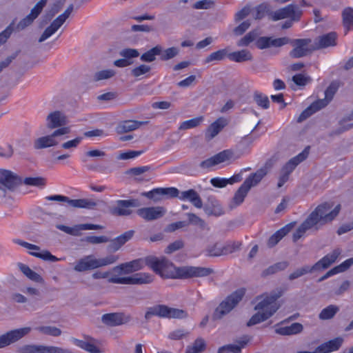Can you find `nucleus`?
Here are the masks:
<instances>
[{
  "label": "nucleus",
  "mask_w": 353,
  "mask_h": 353,
  "mask_svg": "<svg viewBox=\"0 0 353 353\" xmlns=\"http://www.w3.org/2000/svg\"><path fill=\"white\" fill-rule=\"evenodd\" d=\"M148 266L157 274L165 279H189L192 277H203L211 274L210 268L194 266L175 267L172 262L165 257L157 258L148 256L115 266L112 270L119 274H130Z\"/></svg>",
  "instance_id": "nucleus-1"
},
{
  "label": "nucleus",
  "mask_w": 353,
  "mask_h": 353,
  "mask_svg": "<svg viewBox=\"0 0 353 353\" xmlns=\"http://www.w3.org/2000/svg\"><path fill=\"white\" fill-rule=\"evenodd\" d=\"M332 208V204L328 202L319 205L294 232L293 241L296 242L310 229L319 230L321 226L331 223L339 214L341 205H337L334 209Z\"/></svg>",
  "instance_id": "nucleus-2"
},
{
  "label": "nucleus",
  "mask_w": 353,
  "mask_h": 353,
  "mask_svg": "<svg viewBox=\"0 0 353 353\" xmlns=\"http://www.w3.org/2000/svg\"><path fill=\"white\" fill-rule=\"evenodd\" d=\"M281 295V292H272L270 294L258 296L256 298L258 303L254 307L257 312L250 318L247 325L248 327L254 325L272 316L281 306L277 300Z\"/></svg>",
  "instance_id": "nucleus-3"
},
{
  "label": "nucleus",
  "mask_w": 353,
  "mask_h": 353,
  "mask_svg": "<svg viewBox=\"0 0 353 353\" xmlns=\"http://www.w3.org/2000/svg\"><path fill=\"white\" fill-rule=\"evenodd\" d=\"M341 254V250L339 248L334 249L332 252L326 254L312 267L305 265L296 270L289 275V279L292 281L307 273L327 269L336 261Z\"/></svg>",
  "instance_id": "nucleus-4"
},
{
  "label": "nucleus",
  "mask_w": 353,
  "mask_h": 353,
  "mask_svg": "<svg viewBox=\"0 0 353 353\" xmlns=\"http://www.w3.org/2000/svg\"><path fill=\"white\" fill-rule=\"evenodd\" d=\"M118 260L119 256L114 254H110L101 259H96L93 255H88L76 263L74 270L79 272H85L113 264Z\"/></svg>",
  "instance_id": "nucleus-5"
},
{
  "label": "nucleus",
  "mask_w": 353,
  "mask_h": 353,
  "mask_svg": "<svg viewBox=\"0 0 353 353\" xmlns=\"http://www.w3.org/2000/svg\"><path fill=\"white\" fill-rule=\"evenodd\" d=\"M245 292V289L240 288L228 296L215 308L212 316V320H220L229 314L242 300Z\"/></svg>",
  "instance_id": "nucleus-6"
},
{
  "label": "nucleus",
  "mask_w": 353,
  "mask_h": 353,
  "mask_svg": "<svg viewBox=\"0 0 353 353\" xmlns=\"http://www.w3.org/2000/svg\"><path fill=\"white\" fill-rule=\"evenodd\" d=\"M154 316L160 318L183 319H186L188 314L184 310L170 307L165 305H156L147 308L144 317L148 321Z\"/></svg>",
  "instance_id": "nucleus-7"
},
{
  "label": "nucleus",
  "mask_w": 353,
  "mask_h": 353,
  "mask_svg": "<svg viewBox=\"0 0 353 353\" xmlns=\"http://www.w3.org/2000/svg\"><path fill=\"white\" fill-rule=\"evenodd\" d=\"M303 14V10L299 6L290 3L275 11L269 12V17L273 21H277L284 19H290L292 21H299Z\"/></svg>",
  "instance_id": "nucleus-8"
},
{
  "label": "nucleus",
  "mask_w": 353,
  "mask_h": 353,
  "mask_svg": "<svg viewBox=\"0 0 353 353\" xmlns=\"http://www.w3.org/2000/svg\"><path fill=\"white\" fill-rule=\"evenodd\" d=\"M21 183V179L12 172L7 170H0V198L6 196L7 190L12 191Z\"/></svg>",
  "instance_id": "nucleus-9"
},
{
  "label": "nucleus",
  "mask_w": 353,
  "mask_h": 353,
  "mask_svg": "<svg viewBox=\"0 0 353 353\" xmlns=\"http://www.w3.org/2000/svg\"><path fill=\"white\" fill-rule=\"evenodd\" d=\"M108 282L116 284L141 285L148 284L153 281V276L149 273L140 272L128 277H119L112 276L108 278Z\"/></svg>",
  "instance_id": "nucleus-10"
},
{
  "label": "nucleus",
  "mask_w": 353,
  "mask_h": 353,
  "mask_svg": "<svg viewBox=\"0 0 353 353\" xmlns=\"http://www.w3.org/2000/svg\"><path fill=\"white\" fill-rule=\"evenodd\" d=\"M45 199L47 201L64 202L74 208L93 209L97 206L96 201L88 199H71L66 196L60 194L47 196Z\"/></svg>",
  "instance_id": "nucleus-11"
},
{
  "label": "nucleus",
  "mask_w": 353,
  "mask_h": 353,
  "mask_svg": "<svg viewBox=\"0 0 353 353\" xmlns=\"http://www.w3.org/2000/svg\"><path fill=\"white\" fill-rule=\"evenodd\" d=\"M70 129L69 127H64L62 128L57 129L51 134L43 136L37 139L34 143V147L37 150L47 148L58 145L59 141L57 137L67 134L70 133Z\"/></svg>",
  "instance_id": "nucleus-12"
},
{
  "label": "nucleus",
  "mask_w": 353,
  "mask_h": 353,
  "mask_svg": "<svg viewBox=\"0 0 353 353\" xmlns=\"http://www.w3.org/2000/svg\"><path fill=\"white\" fill-rule=\"evenodd\" d=\"M311 43L310 39H290V43L293 46V49L290 52V56L294 59L307 56L314 50L313 43Z\"/></svg>",
  "instance_id": "nucleus-13"
},
{
  "label": "nucleus",
  "mask_w": 353,
  "mask_h": 353,
  "mask_svg": "<svg viewBox=\"0 0 353 353\" xmlns=\"http://www.w3.org/2000/svg\"><path fill=\"white\" fill-rule=\"evenodd\" d=\"M13 242L16 244H18L23 248L30 250V254L37 258L41 259L43 261L57 262L59 260L57 256L52 255L48 250H41L40 247L38 245L31 244L30 243L26 242L19 239H13Z\"/></svg>",
  "instance_id": "nucleus-14"
},
{
  "label": "nucleus",
  "mask_w": 353,
  "mask_h": 353,
  "mask_svg": "<svg viewBox=\"0 0 353 353\" xmlns=\"http://www.w3.org/2000/svg\"><path fill=\"white\" fill-rule=\"evenodd\" d=\"M17 351L19 353H73L68 349L57 346L34 344L23 345Z\"/></svg>",
  "instance_id": "nucleus-15"
},
{
  "label": "nucleus",
  "mask_w": 353,
  "mask_h": 353,
  "mask_svg": "<svg viewBox=\"0 0 353 353\" xmlns=\"http://www.w3.org/2000/svg\"><path fill=\"white\" fill-rule=\"evenodd\" d=\"M179 191L176 188H157L149 192H143L141 194L154 202H159L163 198H176Z\"/></svg>",
  "instance_id": "nucleus-16"
},
{
  "label": "nucleus",
  "mask_w": 353,
  "mask_h": 353,
  "mask_svg": "<svg viewBox=\"0 0 353 353\" xmlns=\"http://www.w3.org/2000/svg\"><path fill=\"white\" fill-rule=\"evenodd\" d=\"M31 330L32 329L30 327H25L19 329L10 330L1 335L0 349L7 347L12 343L17 342L23 337L28 335L30 332Z\"/></svg>",
  "instance_id": "nucleus-17"
},
{
  "label": "nucleus",
  "mask_w": 353,
  "mask_h": 353,
  "mask_svg": "<svg viewBox=\"0 0 353 353\" xmlns=\"http://www.w3.org/2000/svg\"><path fill=\"white\" fill-rule=\"evenodd\" d=\"M166 212L163 206H154L139 208L137 210V214L146 221H152L163 217Z\"/></svg>",
  "instance_id": "nucleus-18"
},
{
  "label": "nucleus",
  "mask_w": 353,
  "mask_h": 353,
  "mask_svg": "<svg viewBox=\"0 0 353 353\" xmlns=\"http://www.w3.org/2000/svg\"><path fill=\"white\" fill-rule=\"evenodd\" d=\"M117 206L111 210L112 214L117 216H129L132 213L131 208L139 206V202L137 199L117 200Z\"/></svg>",
  "instance_id": "nucleus-19"
},
{
  "label": "nucleus",
  "mask_w": 353,
  "mask_h": 353,
  "mask_svg": "<svg viewBox=\"0 0 353 353\" xmlns=\"http://www.w3.org/2000/svg\"><path fill=\"white\" fill-rule=\"evenodd\" d=\"M46 3L47 0H40L31 10L30 13L19 22L16 26V29L20 31L31 25L34 20L41 12Z\"/></svg>",
  "instance_id": "nucleus-20"
},
{
  "label": "nucleus",
  "mask_w": 353,
  "mask_h": 353,
  "mask_svg": "<svg viewBox=\"0 0 353 353\" xmlns=\"http://www.w3.org/2000/svg\"><path fill=\"white\" fill-rule=\"evenodd\" d=\"M68 122L65 114L59 110L50 112L46 117V126L50 130L64 128Z\"/></svg>",
  "instance_id": "nucleus-21"
},
{
  "label": "nucleus",
  "mask_w": 353,
  "mask_h": 353,
  "mask_svg": "<svg viewBox=\"0 0 353 353\" xmlns=\"http://www.w3.org/2000/svg\"><path fill=\"white\" fill-rule=\"evenodd\" d=\"M131 316L121 312L105 314L101 316L102 322L110 327H114L128 323L130 321Z\"/></svg>",
  "instance_id": "nucleus-22"
},
{
  "label": "nucleus",
  "mask_w": 353,
  "mask_h": 353,
  "mask_svg": "<svg viewBox=\"0 0 353 353\" xmlns=\"http://www.w3.org/2000/svg\"><path fill=\"white\" fill-rule=\"evenodd\" d=\"M338 35L335 32H330L316 37L313 42L314 50L336 46Z\"/></svg>",
  "instance_id": "nucleus-23"
},
{
  "label": "nucleus",
  "mask_w": 353,
  "mask_h": 353,
  "mask_svg": "<svg viewBox=\"0 0 353 353\" xmlns=\"http://www.w3.org/2000/svg\"><path fill=\"white\" fill-rule=\"evenodd\" d=\"M56 228L61 231L73 236H79L81 234V230H101L103 228L102 225L92 223L79 224L74 225V227H68L59 224L57 225Z\"/></svg>",
  "instance_id": "nucleus-24"
},
{
  "label": "nucleus",
  "mask_w": 353,
  "mask_h": 353,
  "mask_svg": "<svg viewBox=\"0 0 353 353\" xmlns=\"http://www.w3.org/2000/svg\"><path fill=\"white\" fill-rule=\"evenodd\" d=\"M250 338L248 336H243L236 340L233 344L225 345L218 349L217 353H241L249 343Z\"/></svg>",
  "instance_id": "nucleus-25"
},
{
  "label": "nucleus",
  "mask_w": 353,
  "mask_h": 353,
  "mask_svg": "<svg viewBox=\"0 0 353 353\" xmlns=\"http://www.w3.org/2000/svg\"><path fill=\"white\" fill-rule=\"evenodd\" d=\"M309 154V147L305 148L301 153L289 160L282 168L281 172L290 175L295 168L303 161Z\"/></svg>",
  "instance_id": "nucleus-26"
},
{
  "label": "nucleus",
  "mask_w": 353,
  "mask_h": 353,
  "mask_svg": "<svg viewBox=\"0 0 353 353\" xmlns=\"http://www.w3.org/2000/svg\"><path fill=\"white\" fill-rule=\"evenodd\" d=\"M203 210L208 216H220L223 214V210L214 196H208L203 205Z\"/></svg>",
  "instance_id": "nucleus-27"
},
{
  "label": "nucleus",
  "mask_w": 353,
  "mask_h": 353,
  "mask_svg": "<svg viewBox=\"0 0 353 353\" xmlns=\"http://www.w3.org/2000/svg\"><path fill=\"white\" fill-rule=\"evenodd\" d=\"M85 339H86L87 341H83L76 338H72L71 341L75 345L88 352L102 353L100 349L95 345L94 342L96 340L94 338L90 336H85Z\"/></svg>",
  "instance_id": "nucleus-28"
},
{
  "label": "nucleus",
  "mask_w": 353,
  "mask_h": 353,
  "mask_svg": "<svg viewBox=\"0 0 353 353\" xmlns=\"http://www.w3.org/2000/svg\"><path fill=\"white\" fill-rule=\"evenodd\" d=\"M296 221L291 222L274 233L268 239V246L273 248L275 246L285 235H287L296 225Z\"/></svg>",
  "instance_id": "nucleus-29"
},
{
  "label": "nucleus",
  "mask_w": 353,
  "mask_h": 353,
  "mask_svg": "<svg viewBox=\"0 0 353 353\" xmlns=\"http://www.w3.org/2000/svg\"><path fill=\"white\" fill-rule=\"evenodd\" d=\"M270 165L267 163L259 169L256 172L251 174L243 182V183L248 186V188L256 186L262 179L268 174Z\"/></svg>",
  "instance_id": "nucleus-30"
},
{
  "label": "nucleus",
  "mask_w": 353,
  "mask_h": 353,
  "mask_svg": "<svg viewBox=\"0 0 353 353\" xmlns=\"http://www.w3.org/2000/svg\"><path fill=\"white\" fill-rule=\"evenodd\" d=\"M134 234V230H128L114 239L109 240L110 244L108 246V250L111 252H117L132 238Z\"/></svg>",
  "instance_id": "nucleus-31"
},
{
  "label": "nucleus",
  "mask_w": 353,
  "mask_h": 353,
  "mask_svg": "<svg viewBox=\"0 0 353 353\" xmlns=\"http://www.w3.org/2000/svg\"><path fill=\"white\" fill-rule=\"evenodd\" d=\"M228 124L227 120L223 117L217 119L214 122L211 123L208 128L205 137L208 141H210L214 138Z\"/></svg>",
  "instance_id": "nucleus-32"
},
{
  "label": "nucleus",
  "mask_w": 353,
  "mask_h": 353,
  "mask_svg": "<svg viewBox=\"0 0 353 353\" xmlns=\"http://www.w3.org/2000/svg\"><path fill=\"white\" fill-rule=\"evenodd\" d=\"M148 121H139L135 120H125L121 121L116 128L118 134L129 132L138 129L140 126L145 125Z\"/></svg>",
  "instance_id": "nucleus-33"
},
{
  "label": "nucleus",
  "mask_w": 353,
  "mask_h": 353,
  "mask_svg": "<svg viewBox=\"0 0 353 353\" xmlns=\"http://www.w3.org/2000/svg\"><path fill=\"white\" fill-rule=\"evenodd\" d=\"M177 197L182 201H189L196 208H203V202L200 196L193 189L181 192L180 195L179 194H178Z\"/></svg>",
  "instance_id": "nucleus-34"
},
{
  "label": "nucleus",
  "mask_w": 353,
  "mask_h": 353,
  "mask_svg": "<svg viewBox=\"0 0 353 353\" xmlns=\"http://www.w3.org/2000/svg\"><path fill=\"white\" fill-rule=\"evenodd\" d=\"M250 190V189L243 183L235 192L234 197L230 203V208L232 209L241 205L243 202Z\"/></svg>",
  "instance_id": "nucleus-35"
},
{
  "label": "nucleus",
  "mask_w": 353,
  "mask_h": 353,
  "mask_svg": "<svg viewBox=\"0 0 353 353\" xmlns=\"http://www.w3.org/2000/svg\"><path fill=\"white\" fill-rule=\"evenodd\" d=\"M303 330V325L299 323H293L289 326L276 329V332L283 336L293 335L301 333Z\"/></svg>",
  "instance_id": "nucleus-36"
},
{
  "label": "nucleus",
  "mask_w": 353,
  "mask_h": 353,
  "mask_svg": "<svg viewBox=\"0 0 353 353\" xmlns=\"http://www.w3.org/2000/svg\"><path fill=\"white\" fill-rule=\"evenodd\" d=\"M228 58L232 61L241 63L252 59L251 52L248 50H241L236 52H233L228 54Z\"/></svg>",
  "instance_id": "nucleus-37"
},
{
  "label": "nucleus",
  "mask_w": 353,
  "mask_h": 353,
  "mask_svg": "<svg viewBox=\"0 0 353 353\" xmlns=\"http://www.w3.org/2000/svg\"><path fill=\"white\" fill-rule=\"evenodd\" d=\"M161 52V46L157 45L142 54L140 60L143 62L151 63L156 60V57Z\"/></svg>",
  "instance_id": "nucleus-38"
},
{
  "label": "nucleus",
  "mask_w": 353,
  "mask_h": 353,
  "mask_svg": "<svg viewBox=\"0 0 353 353\" xmlns=\"http://www.w3.org/2000/svg\"><path fill=\"white\" fill-rule=\"evenodd\" d=\"M18 267L20 271L30 280L37 283H42L43 281V278L39 274L32 270L27 265L19 263Z\"/></svg>",
  "instance_id": "nucleus-39"
},
{
  "label": "nucleus",
  "mask_w": 353,
  "mask_h": 353,
  "mask_svg": "<svg viewBox=\"0 0 353 353\" xmlns=\"http://www.w3.org/2000/svg\"><path fill=\"white\" fill-rule=\"evenodd\" d=\"M206 347V343L203 338H197L192 345H188L186 348V353H201Z\"/></svg>",
  "instance_id": "nucleus-40"
},
{
  "label": "nucleus",
  "mask_w": 353,
  "mask_h": 353,
  "mask_svg": "<svg viewBox=\"0 0 353 353\" xmlns=\"http://www.w3.org/2000/svg\"><path fill=\"white\" fill-rule=\"evenodd\" d=\"M339 311V307L335 305H330L323 308L320 314L319 318L321 320H329L332 319L336 314Z\"/></svg>",
  "instance_id": "nucleus-41"
},
{
  "label": "nucleus",
  "mask_w": 353,
  "mask_h": 353,
  "mask_svg": "<svg viewBox=\"0 0 353 353\" xmlns=\"http://www.w3.org/2000/svg\"><path fill=\"white\" fill-rule=\"evenodd\" d=\"M289 265L288 262L287 261H281L274 263L272 265H270L267 269L263 270L262 275L263 276H268L270 274H275L279 271L284 270L286 269Z\"/></svg>",
  "instance_id": "nucleus-42"
},
{
  "label": "nucleus",
  "mask_w": 353,
  "mask_h": 353,
  "mask_svg": "<svg viewBox=\"0 0 353 353\" xmlns=\"http://www.w3.org/2000/svg\"><path fill=\"white\" fill-rule=\"evenodd\" d=\"M228 50L225 49L219 50L209 54L205 59V63H208L212 61H219L223 60L226 57H228Z\"/></svg>",
  "instance_id": "nucleus-43"
},
{
  "label": "nucleus",
  "mask_w": 353,
  "mask_h": 353,
  "mask_svg": "<svg viewBox=\"0 0 353 353\" xmlns=\"http://www.w3.org/2000/svg\"><path fill=\"white\" fill-rule=\"evenodd\" d=\"M61 26L57 23L55 20H54L50 26H48L43 32L40 38L39 39V42L41 43L51 37L53 34H54L58 29Z\"/></svg>",
  "instance_id": "nucleus-44"
},
{
  "label": "nucleus",
  "mask_w": 353,
  "mask_h": 353,
  "mask_svg": "<svg viewBox=\"0 0 353 353\" xmlns=\"http://www.w3.org/2000/svg\"><path fill=\"white\" fill-rule=\"evenodd\" d=\"M342 18L343 26L348 31L350 27L353 26V8L350 7L345 8L342 12Z\"/></svg>",
  "instance_id": "nucleus-45"
},
{
  "label": "nucleus",
  "mask_w": 353,
  "mask_h": 353,
  "mask_svg": "<svg viewBox=\"0 0 353 353\" xmlns=\"http://www.w3.org/2000/svg\"><path fill=\"white\" fill-rule=\"evenodd\" d=\"M39 332L52 336H59L61 334L62 331L55 326H39L35 328Z\"/></svg>",
  "instance_id": "nucleus-46"
},
{
  "label": "nucleus",
  "mask_w": 353,
  "mask_h": 353,
  "mask_svg": "<svg viewBox=\"0 0 353 353\" xmlns=\"http://www.w3.org/2000/svg\"><path fill=\"white\" fill-rule=\"evenodd\" d=\"M254 101L261 108L268 109L270 105V101L265 94L258 91L254 92L253 95Z\"/></svg>",
  "instance_id": "nucleus-47"
},
{
  "label": "nucleus",
  "mask_w": 353,
  "mask_h": 353,
  "mask_svg": "<svg viewBox=\"0 0 353 353\" xmlns=\"http://www.w3.org/2000/svg\"><path fill=\"white\" fill-rule=\"evenodd\" d=\"M151 69V67L148 65L141 64L131 70V75L141 79V77L149 73Z\"/></svg>",
  "instance_id": "nucleus-48"
},
{
  "label": "nucleus",
  "mask_w": 353,
  "mask_h": 353,
  "mask_svg": "<svg viewBox=\"0 0 353 353\" xmlns=\"http://www.w3.org/2000/svg\"><path fill=\"white\" fill-rule=\"evenodd\" d=\"M179 53V50L176 47H171L165 50H163L161 47V52L159 55L160 56V59L165 61L173 59L177 56Z\"/></svg>",
  "instance_id": "nucleus-49"
},
{
  "label": "nucleus",
  "mask_w": 353,
  "mask_h": 353,
  "mask_svg": "<svg viewBox=\"0 0 353 353\" xmlns=\"http://www.w3.org/2000/svg\"><path fill=\"white\" fill-rule=\"evenodd\" d=\"M116 74V72L112 69L103 70L94 73L93 79L94 81L109 79Z\"/></svg>",
  "instance_id": "nucleus-50"
},
{
  "label": "nucleus",
  "mask_w": 353,
  "mask_h": 353,
  "mask_svg": "<svg viewBox=\"0 0 353 353\" xmlns=\"http://www.w3.org/2000/svg\"><path fill=\"white\" fill-rule=\"evenodd\" d=\"M202 121H203L202 117H196V118L191 119L190 120L185 121L180 124V125L179 127V130H185L196 128L200 125V123H201Z\"/></svg>",
  "instance_id": "nucleus-51"
},
{
  "label": "nucleus",
  "mask_w": 353,
  "mask_h": 353,
  "mask_svg": "<svg viewBox=\"0 0 353 353\" xmlns=\"http://www.w3.org/2000/svg\"><path fill=\"white\" fill-rule=\"evenodd\" d=\"M205 252L208 256H219L224 255L223 250V244L216 243L213 245H209Z\"/></svg>",
  "instance_id": "nucleus-52"
},
{
  "label": "nucleus",
  "mask_w": 353,
  "mask_h": 353,
  "mask_svg": "<svg viewBox=\"0 0 353 353\" xmlns=\"http://www.w3.org/2000/svg\"><path fill=\"white\" fill-rule=\"evenodd\" d=\"M241 242L240 241H228L223 244V250L224 255H227L240 250Z\"/></svg>",
  "instance_id": "nucleus-53"
},
{
  "label": "nucleus",
  "mask_w": 353,
  "mask_h": 353,
  "mask_svg": "<svg viewBox=\"0 0 353 353\" xmlns=\"http://www.w3.org/2000/svg\"><path fill=\"white\" fill-rule=\"evenodd\" d=\"M233 152L230 150H225L219 153L214 155L216 165L226 162L232 159Z\"/></svg>",
  "instance_id": "nucleus-54"
},
{
  "label": "nucleus",
  "mask_w": 353,
  "mask_h": 353,
  "mask_svg": "<svg viewBox=\"0 0 353 353\" xmlns=\"http://www.w3.org/2000/svg\"><path fill=\"white\" fill-rule=\"evenodd\" d=\"M26 185L43 188L46 185V179L43 177H26L23 180Z\"/></svg>",
  "instance_id": "nucleus-55"
},
{
  "label": "nucleus",
  "mask_w": 353,
  "mask_h": 353,
  "mask_svg": "<svg viewBox=\"0 0 353 353\" xmlns=\"http://www.w3.org/2000/svg\"><path fill=\"white\" fill-rule=\"evenodd\" d=\"M190 334V332L184 329H176L172 331L168 334V339L171 340H181L187 338Z\"/></svg>",
  "instance_id": "nucleus-56"
},
{
  "label": "nucleus",
  "mask_w": 353,
  "mask_h": 353,
  "mask_svg": "<svg viewBox=\"0 0 353 353\" xmlns=\"http://www.w3.org/2000/svg\"><path fill=\"white\" fill-rule=\"evenodd\" d=\"M257 37V34L254 31H251L246 34L243 38H241L238 42L237 46L239 47L248 46L252 43Z\"/></svg>",
  "instance_id": "nucleus-57"
},
{
  "label": "nucleus",
  "mask_w": 353,
  "mask_h": 353,
  "mask_svg": "<svg viewBox=\"0 0 353 353\" xmlns=\"http://www.w3.org/2000/svg\"><path fill=\"white\" fill-rule=\"evenodd\" d=\"M152 170V167L150 165H144L140 167H135L128 169L126 171V174L134 176H139L143 173L148 172Z\"/></svg>",
  "instance_id": "nucleus-58"
},
{
  "label": "nucleus",
  "mask_w": 353,
  "mask_h": 353,
  "mask_svg": "<svg viewBox=\"0 0 353 353\" xmlns=\"http://www.w3.org/2000/svg\"><path fill=\"white\" fill-rule=\"evenodd\" d=\"M271 12L269 10L268 6L265 3H261L255 8L254 18L256 19H261L263 18L265 14L269 16V12Z\"/></svg>",
  "instance_id": "nucleus-59"
},
{
  "label": "nucleus",
  "mask_w": 353,
  "mask_h": 353,
  "mask_svg": "<svg viewBox=\"0 0 353 353\" xmlns=\"http://www.w3.org/2000/svg\"><path fill=\"white\" fill-rule=\"evenodd\" d=\"M119 55L124 57L127 60L138 57L139 52L137 49L133 48H124L119 52Z\"/></svg>",
  "instance_id": "nucleus-60"
},
{
  "label": "nucleus",
  "mask_w": 353,
  "mask_h": 353,
  "mask_svg": "<svg viewBox=\"0 0 353 353\" xmlns=\"http://www.w3.org/2000/svg\"><path fill=\"white\" fill-rule=\"evenodd\" d=\"M143 151H136V150H128L124 152L120 153L117 156V159L119 160H128L130 159H134L135 157H139L141 154H143Z\"/></svg>",
  "instance_id": "nucleus-61"
},
{
  "label": "nucleus",
  "mask_w": 353,
  "mask_h": 353,
  "mask_svg": "<svg viewBox=\"0 0 353 353\" xmlns=\"http://www.w3.org/2000/svg\"><path fill=\"white\" fill-rule=\"evenodd\" d=\"M311 78L303 74H297L292 77V81L299 86H304L311 81Z\"/></svg>",
  "instance_id": "nucleus-62"
},
{
  "label": "nucleus",
  "mask_w": 353,
  "mask_h": 353,
  "mask_svg": "<svg viewBox=\"0 0 353 353\" xmlns=\"http://www.w3.org/2000/svg\"><path fill=\"white\" fill-rule=\"evenodd\" d=\"M338 88L339 85L336 82H332L325 91V99L330 102L336 92Z\"/></svg>",
  "instance_id": "nucleus-63"
},
{
  "label": "nucleus",
  "mask_w": 353,
  "mask_h": 353,
  "mask_svg": "<svg viewBox=\"0 0 353 353\" xmlns=\"http://www.w3.org/2000/svg\"><path fill=\"white\" fill-rule=\"evenodd\" d=\"M214 1L211 0H201L195 2L192 8L196 10H208L214 6Z\"/></svg>",
  "instance_id": "nucleus-64"
}]
</instances>
